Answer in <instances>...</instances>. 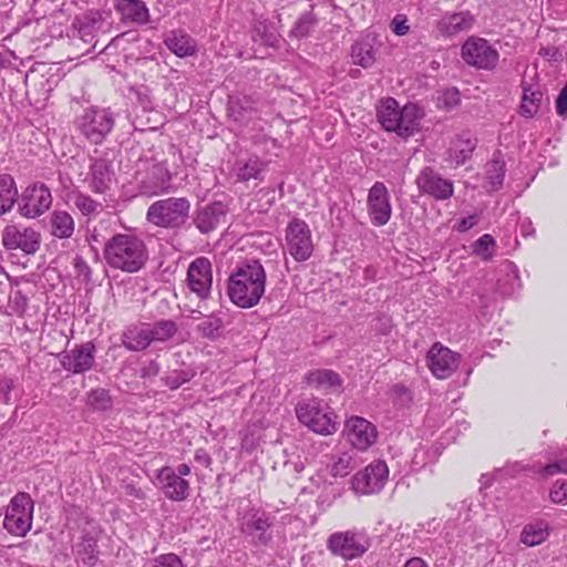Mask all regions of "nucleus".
<instances>
[{"label":"nucleus","instance_id":"obj_1","mask_svg":"<svg viewBox=\"0 0 567 567\" xmlns=\"http://www.w3.org/2000/svg\"><path fill=\"white\" fill-rule=\"evenodd\" d=\"M266 271L259 260L239 266L228 279V296L240 308L256 306L265 293Z\"/></svg>","mask_w":567,"mask_h":567},{"label":"nucleus","instance_id":"obj_2","mask_svg":"<svg viewBox=\"0 0 567 567\" xmlns=\"http://www.w3.org/2000/svg\"><path fill=\"white\" fill-rule=\"evenodd\" d=\"M104 257L110 267L133 274L145 266L148 251L145 243L138 236L117 234L106 241Z\"/></svg>","mask_w":567,"mask_h":567},{"label":"nucleus","instance_id":"obj_3","mask_svg":"<svg viewBox=\"0 0 567 567\" xmlns=\"http://www.w3.org/2000/svg\"><path fill=\"white\" fill-rule=\"evenodd\" d=\"M423 111L414 103L400 106L393 97L382 100L377 116L382 127L400 137L409 138L420 131Z\"/></svg>","mask_w":567,"mask_h":567},{"label":"nucleus","instance_id":"obj_4","mask_svg":"<svg viewBox=\"0 0 567 567\" xmlns=\"http://www.w3.org/2000/svg\"><path fill=\"white\" fill-rule=\"evenodd\" d=\"M190 203L185 197H169L154 202L147 209L148 223L162 228H178L189 216Z\"/></svg>","mask_w":567,"mask_h":567},{"label":"nucleus","instance_id":"obj_5","mask_svg":"<svg viewBox=\"0 0 567 567\" xmlns=\"http://www.w3.org/2000/svg\"><path fill=\"white\" fill-rule=\"evenodd\" d=\"M114 124L112 110L100 106L85 109L75 122L78 130L92 144H101L112 132Z\"/></svg>","mask_w":567,"mask_h":567},{"label":"nucleus","instance_id":"obj_6","mask_svg":"<svg viewBox=\"0 0 567 567\" xmlns=\"http://www.w3.org/2000/svg\"><path fill=\"white\" fill-rule=\"evenodd\" d=\"M34 502L28 493L14 495L8 505L3 520L4 528L14 536H25L31 529Z\"/></svg>","mask_w":567,"mask_h":567},{"label":"nucleus","instance_id":"obj_7","mask_svg":"<svg viewBox=\"0 0 567 567\" xmlns=\"http://www.w3.org/2000/svg\"><path fill=\"white\" fill-rule=\"evenodd\" d=\"M296 414L302 424L316 433L329 435L337 431L336 416L326 411L318 399L300 401L296 406Z\"/></svg>","mask_w":567,"mask_h":567},{"label":"nucleus","instance_id":"obj_8","mask_svg":"<svg viewBox=\"0 0 567 567\" xmlns=\"http://www.w3.org/2000/svg\"><path fill=\"white\" fill-rule=\"evenodd\" d=\"M462 59L480 70H494L499 60L498 51L485 39L471 37L461 49Z\"/></svg>","mask_w":567,"mask_h":567},{"label":"nucleus","instance_id":"obj_9","mask_svg":"<svg viewBox=\"0 0 567 567\" xmlns=\"http://www.w3.org/2000/svg\"><path fill=\"white\" fill-rule=\"evenodd\" d=\"M286 247L296 261L308 260L313 251L311 230L299 218L292 219L286 228Z\"/></svg>","mask_w":567,"mask_h":567},{"label":"nucleus","instance_id":"obj_10","mask_svg":"<svg viewBox=\"0 0 567 567\" xmlns=\"http://www.w3.org/2000/svg\"><path fill=\"white\" fill-rule=\"evenodd\" d=\"M367 210L372 225L384 226L392 216L390 192L384 183L375 182L369 189L367 198Z\"/></svg>","mask_w":567,"mask_h":567},{"label":"nucleus","instance_id":"obj_11","mask_svg":"<svg viewBox=\"0 0 567 567\" xmlns=\"http://www.w3.org/2000/svg\"><path fill=\"white\" fill-rule=\"evenodd\" d=\"M346 441L358 451H367L378 437L377 427L361 416H351L344 423L342 432Z\"/></svg>","mask_w":567,"mask_h":567},{"label":"nucleus","instance_id":"obj_12","mask_svg":"<svg viewBox=\"0 0 567 567\" xmlns=\"http://www.w3.org/2000/svg\"><path fill=\"white\" fill-rule=\"evenodd\" d=\"M2 245L9 250L34 254L40 247L41 236L31 227L8 225L2 230Z\"/></svg>","mask_w":567,"mask_h":567},{"label":"nucleus","instance_id":"obj_13","mask_svg":"<svg viewBox=\"0 0 567 567\" xmlns=\"http://www.w3.org/2000/svg\"><path fill=\"white\" fill-rule=\"evenodd\" d=\"M187 287L200 300L210 296L213 286L212 264L206 257H198L193 260L187 270Z\"/></svg>","mask_w":567,"mask_h":567},{"label":"nucleus","instance_id":"obj_14","mask_svg":"<svg viewBox=\"0 0 567 567\" xmlns=\"http://www.w3.org/2000/svg\"><path fill=\"white\" fill-rule=\"evenodd\" d=\"M388 475L385 462H373L352 477V487L360 494L378 493L384 486Z\"/></svg>","mask_w":567,"mask_h":567},{"label":"nucleus","instance_id":"obj_15","mask_svg":"<svg viewBox=\"0 0 567 567\" xmlns=\"http://www.w3.org/2000/svg\"><path fill=\"white\" fill-rule=\"evenodd\" d=\"M458 353L450 350L440 342H435L426 354V364L432 374L437 379L450 378L457 369Z\"/></svg>","mask_w":567,"mask_h":567},{"label":"nucleus","instance_id":"obj_16","mask_svg":"<svg viewBox=\"0 0 567 567\" xmlns=\"http://www.w3.org/2000/svg\"><path fill=\"white\" fill-rule=\"evenodd\" d=\"M52 204L50 189L43 184L29 186L21 198L20 214L27 218H35L45 213Z\"/></svg>","mask_w":567,"mask_h":567},{"label":"nucleus","instance_id":"obj_17","mask_svg":"<svg viewBox=\"0 0 567 567\" xmlns=\"http://www.w3.org/2000/svg\"><path fill=\"white\" fill-rule=\"evenodd\" d=\"M95 358V347L91 342L75 346L70 351L60 354V363L65 371L74 374L84 373L92 369Z\"/></svg>","mask_w":567,"mask_h":567},{"label":"nucleus","instance_id":"obj_18","mask_svg":"<svg viewBox=\"0 0 567 567\" xmlns=\"http://www.w3.org/2000/svg\"><path fill=\"white\" fill-rule=\"evenodd\" d=\"M328 548L344 559H353L363 555L367 546L360 535L347 530L332 534L328 538Z\"/></svg>","mask_w":567,"mask_h":567},{"label":"nucleus","instance_id":"obj_19","mask_svg":"<svg viewBox=\"0 0 567 567\" xmlns=\"http://www.w3.org/2000/svg\"><path fill=\"white\" fill-rule=\"evenodd\" d=\"M421 193L427 194L435 199L444 200L453 195V183L443 178L431 167H424L415 181Z\"/></svg>","mask_w":567,"mask_h":567},{"label":"nucleus","instance_id":"obj_20","mask_svg":"<svg viewBox=\"0 0 567 567\" xmlns=\"http://www.w3.org/2000/svg\"><path fill=\"white\" fill-rule=\"evenodd\" d=\"M171 173L163 162L153 163L147 167L145 176L140 182L143 195L157 196L169 190Z\"/></svg>","mask_w":567,"mask_h":567},{"label":"nucleus","instance_id":"obj_21","mask_svg":"<svg viewBox=\"0 0 567 567\" xmlns=\"http://www.w3.org/2000/svg\"><path fill=\"white\" fill-rule=\"evenodd\" d=\"M159 487L165 496L175 502L184 501L189 495V483L176 474L168 466L161 468L157 473Z\"/></svg>","mask_w":567,"mask_h":567},{"label":"nucleus","instance_id":"obj_22","mask_svg":"<svg viewBox=\"0 0 567 567\" xmlns=\"http://www.w3.org/2000/svg\"><path fill=\"white\" fill-rule=\"evenodd\" d=\"M523 94L518 113L525 118H533L542 109L549 104L545 91L539 85L522 84Z\"/></svg>","mask_w":567,"mask_h":567},{"label":"nucleus","instance_id":"obj_23","mask_svg":"<svg viewBox=\"0 0 567 567\" xmlns=\"http://www.w3.org/2000/svg\"><path fill=\"white\" fill-rule=\"evenodd\" d=\"M226 214V206L220 202H215L198 208L194 217V223L200 233L207 234L225 221Z\"/></svg>","mask_w":567,"mask_h":567},{"label":"nucleus","instance_id":"obj_24","mask_svg":"<svg viewBox=\"0 0 567 567\" xmlns=\"http://www.w3.org/2000/svg\"><path fill=\"white\" fill-rule=\"evenodd\" d=\"M270 527L269 516L265 512H255L245 518L241 530L250 536L256 535V545L267 546L272 540Z\"/></svg>","mask_w":567,"mask_h":567},{"label":"nucleus","instance_id":"obj_25","mask_svg":"<svg viewBox=\"0 0 567 567\" xmlns=\"http://www.w3.org/2000/svg\"><path fill=\"white\" fill-rule=\"evenodd\" d=\"M111 163L105 158H95L90 165V173L86 178L89 187L97 194L104 193L113 181Z\"/></svg>","mask_w":567,"mask_h":567},{"label":"nucleus","instance_id":"obj_26","mask_svg":"<svg viewBox=\"0 0 567 567\" xmlns=\"http://www.w3.org/2000/svg\"><path fill=\"white\" fill-rule=\"evenodd\" d=\"M473 23V14L468 11H461L442 17L437 22V29L445 37H454L471 30Z\"/></svg>","mask_w":567,"mask_h":567},{"label":"nucleus","instance_id":"obj_27","mask_svg":"<svg viewBox=\"0 0 567 567\" xmlns=\"http://www.w3.org/2000/svg\"><path fill=\"white\" fill-rule=\"evenodd\" d=\"M477 145V138L471 132L458 134L449 148V159L456 165L464 164L473 154Z\"/></svg>","mask_w":567,"mask_h":567},{"label":"nucleus","instance_id":"obj_28","mask_svg":"<svg viewBox=\"0 0 567 567\" xmlns=\"http://www.w3.org/2000/svg\"><path fill=\"white\" fill-rule=\"evenodd\" d=\"M165 45L179 58L192 56L197 52L196 42L182 30H171L164 35Z\"/></svg>","mask_w":567,"mask_h":567},{"label":"nucleus","instance_id":"obj_29","mask_svg":"<svg viewBox=\"0 0 567 567\" xmlns=\"http://www.w3.org/2000/svg\"><path fill=\"white\" fill-rule=\"evenodd\" d=\"M115 8L125 21L145 24L150 20V11L142 0H117Z\"/></svg>","mask_w":567,"mask_h":567},{"label":"nucleus","instance_id":"obj_30","mask_svg":"<svg viewBox=\"0 0 567 567\" xmlns=\"http://www.w3.org/2000/svg\"><path fill=\"white\" fill-rule=\"evenodd\" d=\"M76 561L94 566L99 559L97 538L91 533H84L73 547Z\"/></svg>","mask_w":567,"mask_h":567},{"label":"nucleus","instance_id":"obj_31","mask_svg":"<svg viewBox=\"0 0 567 567\" xmlns=\"http://www.w3.org/2000/svg\"><path fill=\"white\" fill-rule=\"evenodd\" d=\"M306 381L309 386L319 391L337 390L342 383L341 378L337 372L327 369H319L309 372L306 377Z\"/></svg>","mask_w":567,"mask_h":567},{"label":"nucleus","instance_id":"obj_32","mask_svg":"<svg viewBox=\"0 0 567 567\" xmlns=\"http://www.w3.org/2000/svg\"><path fill=\"white\" fill-rule=\"evenodd\" d=\"M122 344L130 351H142L150 344L148 324L128 327L122 334Z\"/></svg>","mask_w":567,"mask_h":567},{"label":"nucleus","instance_id":"obj_33","mask_svg":"<svg viewBox=\"0 0 567 567\" xmlns=\"http://www.w3.org/2000/svg\"><path fill=\"white\" fill-rule=\"evenodd\" d=\"M358 463L355 454L352 451H346L337 455H332L327 464V470L333 477H344L350 474Z\"/></svg>","mask_w":567,"mask_h":567},{"label":"nucleus","instance_id":"obj_34","mask_svg":"<svg viewBox=\"0 0 567 567\" xmlns=\"http://www.w3.org/2000/svg\"><path fill=\"white\" fill-rule=\"evenodd\" d=\"M265 163L258 157H249L238 159L234 166V173L238 181L247 182L249 179H258L265 171Z\"/></svg>","mask_w":567,"mask_h":567},{"label":"nucleus","instance_id":"obj_35","mask_svg":"<svg viewBox=\"0 0 567 567\" xmlns=\"http://www.w3.org/2000/svg\"><path fill=\"white\" fill-rule=\"evenodd\" d=\"M377 50L369 39L357 41L351 48V59L357 65L371 68L375 62Z\"/></svg>","mask_w":567,"mask_h":567},{"label":"nucleus","instance_id":"obj_36","mask_svg":"<svg viewBox=\"0 0 567 567\" xmlns=\"http://www.w3.org/2000/svg\"><path fill=\"white\" fill-rule=\"evenodd\" d=\"M18 199L14 178L9 174L0 175V215L12 209Z\"/></svg>","mask_w":567,"mask_h":567},{"label":"nucleus","instance_id":"obj_37","mask_svg":"<svg viewBox=\"0 0 567 567\" xmlns=\"http://www.w3.org/2000/svg\"><path fill=\"white\" fill-rule=\"evenodd\" d=\"M548 536V524L539 520L525 525L520 532L519 540L526 546L532 547L542 544Z\"/></svg>","mask_w":567,"mask_h":567},{"label":"nucleus","instance_id":"obj_38","mask_svg":"<svg viewBox=\"0 0 567 567\" xmlns=\"http://www.w3.org/2000/svg\"><path fill=\"white\" fill-rule=\"evenodd\" d=\"M51 227L55 237L70 238L74 231L73 217L66 212H54L51 216Z\"/></svg>","mask_w":567,"mask_h":567},{"label":"nucleus","instance_id":"obj_39","mask_svg":"<svg viewBox=\"0 0 567 567\" xmlns=\"http://www.w3.org/2000/svg\"><path fill=\"white\" fill-rule=\"evenodd\" d=\"M177 331L174 321L161 320L153 326L148 324V336L152 342H164L169 340Z\"/></svg>","mask_w":567,"mask_h":567},{"label":"nucleus","instance_id":"obj_40","mask_svg":"<svg viewBox=\"0 0 567 567\" xmlns=\"http://www.w3.org/2000/svg\"><path fill=\"white\" fill-rule=\"evenodd\" d=\"M318 22L317 17L311 12L302 13L290 31V35L295 38H305L310 34Z\"/></svg>","mask_w":567,"mask_h":567},{"label":"nucleus","instance_id":"obj_41","mask_svg":"<svg viewBox=\"0 0 567 567\" xmlns=\"http://www.w3.org/2000/svg\"><path fill=\"white\" fill-rule=\"evenodd\" d=\"M496 246L494 237L489 234L481 236L473 244V252L484 260H489L493 257V248Z\"/></svg>","mask_w":567,"mask_h":567},{"label":"nucleus","instance_id":"obj_42","mask_svg":"<svg viewBox=\"0 0 567 567\" xmlns=\"http://www.w3.org/2000/svg\"><path fill=\"white\" fill-rule=\"evenodd\" d=\"M87 404L95 410H107L111 406V396L105 389H94L87 394Z\"/></svg>","mask_w":567,"mask_h":567},{"label":"nucleus","instance_id":"obj_43","mask_svg":"<svg viewBox=\"0 0 567 567\" xmlns=\"http://www.w3.org/2000/svg\"><path fill=\"white\" fill-rule=\"evenodd\" d=\"M221 328V319L215 316L207 317L197 326V330L202 333V336L210 339L218 337Z\"/></svg>","mask_w":567,"mask_h":567},{"label":"nucleus","instance_id":"obj_44","mask_svg":"<svg viewBox=\"0 0 567 567\" xmlns=\"http://www.w3.org/2000/svg\"><path fill=\"white\" fill-rule=\"evenodd\" d=\"M487 179L489 181L492 189H497L502 186L505 168L504 163L499 161H492L487 164L486 169Z\"/></svg>","mask_w":567,"mask_h":567},{"label":"nucleus","instance_id":"obj_45","mask_svg":"<svg viewBox=\"0 0 567 567\" xmlns=\"http://www.w3.org/2000/svg\"><path fill=\"white\" fill-rule=\"evenodd\" d=\"M75 207L85 216H92L97 214L101 208V204L92 199L85 194H76L74 197Z\"/></svg>","mask_w":567,"mask_h":567},{"label":"nucleus","instance_id":"obj_46","mask_svg":"<svg viewBox=\"0 0 567 567\" xmlns=\"http://www.w3.org/2000/svg\"><path fill=\"white\" fill-rule=\"evenodd\" d=\"M549 497L555 504H567V481H556L550 489Z\"/></svg>","mask_w":567,"mask_h":567},{"label":"nucleus","instance_id":"obj_47","mask_svg":"<svg viewBox=\"0 0 567 567\" xmlns=\"http://www.w3.org/2000/svg\"><path fill=\"white\" fill-rule=\"evenodd\" d=\"M150 567H185V565L177 555L164 554L156 557Z\"/></svg>","mask_w":567,"mask_h":567},{"label":"nucleus","instance_id":"obj_48","mask_svg":"<svg viewBox=\"0 0 567 567\" xmlns=\"http://www.w3.org/2000/svg\"><path fill=\"white\" fill-rule=\"evenodd\" d=\"M192 374L186 371H173L169 375L164 379L165 384L171 389H177L182 384L189 381Z\"/></svg>","mask_w":567,"mask_h":567},{"label":"nucleus","instance_id":"obj_49","mask_svg":"<svg viewBox=\"0 0 567 567\" xmlns=\"http://www.w3.org/2000/svg\"><path fill=\"white\" fill-rule=\"evenodd\" d=\"M229 112L238 118L243 116V112H248L252 110V102L247 97L231 100L229 102Z\"/></svg>","mask_w":567,"mask_h":567},{"label":"nucleus","instance_id":"obj_50","mask_svg":"<svg viewBox=\"0 0 567 567\" xmlns=\"http://www.w3.org/2000/svg\"><path fill=\"white\" fill-rule=\"evenodd\" d=\"M390 28L392 32L399 37L405 35L410 31V25L408 23V18L404 14H396L391 23Z\"/></svg>","mask_w":567,"mask_h":567},{"label":"nucleus","instance_id":"obj_51","mask_svg":"<svg viewBox=\"0 0 567 567\" xmlns=\"http://www.w3.org/2000/svg\"><path fill=\"white\" fill-rule=\"evenodd\" d=\"M74 268L78 277H82L85 281L91 279V269L81 257L74 259Z\"/></svg>","mask_w":567,"mask_h":567},{"label":"nucleus","instance_id":"obj_52","mask_svg":"<svg viewBox=\"0 0 567 567\" xmlns=\"http://www.w3.org/2000/svg\"><path fill=\"white\" fill-rule=\"evenodd\" d=\"M442 102L447 109H452L460 103V93L456 89L446 90L442 95Z\"/></svg>","mask_w":567,"mask_h":567},{"label":"nucleus","instance_id":"obj_53","mask_svg":"<svg viewBox=\"0 0 567 567\" xmlns=\"http://www.w3.org/2000/svg\"><path fill=\"white\" fill-rule=\"evenodd\" d=\"M161 371L159 363L155 360L148 361L141 370V378L151 379L156 377Z\"/></svg>","mask_w":567,"mask_h":567},{"label":"nucleus","instance_id":"obj_54","mask_svg":"<svg viewBox=\"0 0 567 567\" xmlns=\"http://www.w3.org/2000/svg\"><path fill=\"white\" fill-rule=\"evenodd\" d=\"M13 388L12 379L0 374V395L3 396L4 402H9V393Z\"/></svg>","mask_w":567,"mask_h":567},{"label":"nucleus","instance_id":"obj_55","mask_svg":"<svg viewBox=\"0 0 567 567\" xmlns=\"http://www.w3.org/2000/svg\"><path fill=\"white\" fill-rule=\"evenodd\" d=\"M476 223H477V216L472 215V216L465 217L460 220V223L457 225V230L461 233L467 231L468 229L474 227L476 225Z\"/></svg>","mask_w":567,"mask_h":567},{"label":"nucleus","instance_id":"obj_56","mask_svg":"<svg viewBox=\"0 0 567 567\" xmlns=\"http://www.w3.org/2000/svg\"><path fill=\"white\" fill-rule=\"evenodd\" d=\"M404 567H427L421 558H412L406 561Z\"/></svg>","mask_w":567,"mask_h":567},{"label":"nucleus","instance_id":"obj_57","mask_svg":"<svg viewBox=\"0 0 567 567\" xmlns=\"http://www.w3.org/2000/svg\"><path fill=\"white\" fill-rule=\"evenodd\" d=\"M543 472H544V474H545V475H547V476H548V475H554V474H556V473H560V472L558 471V467L556 466V464H555V463L546 465V466L544 467Z\"/></svg>","mask_w":567,"mask_h":567},{"label":"nucleus","instance_id":"obj_58","mask_svg":"<svg viewBox=\"0 0 567 567\" xmlns=\"http://www.w3.org/2000/svg\"><path fill=\"white\" fill-rule=\"evenodd\" d=\"M190 473V467L187 464H181L177 466L176 474L182 476H186Z\"/></svg>","mask_w":567,"mask_h":567},{"label":"nucleus","instance_id":"obj_59","mask_svg":"<svg viewBox=\"0 0 567 567\" xmlns=\"http://www.w3.org/2000/svg\"><path fill=\"white\" fill-rule=\"evenodd\" d=\"M392 328V323L390 319L385 318V322L383 323L382 328H380L381 332L383 334H388Z\"/></svg>","mask_w":567,"mask_h":567},{"label":"nucleus","instance_id":"obj_60","mask_svg":"<svg viewBox=\"0 0 567 567\" xmlns=\"http://www.w3.org/2000/svg\"><path fill=\"white\" fill-rule=\"evenodd\" d=\"M560 473H567V461H560L555 463Z\"/></svg>","mask_w":567,"mask_h":567},{"label":"nucleus","instance_id":"obj_61","mask_svg":"<svg viewBox=\"0 0 567 567\" xmlns=\"http://www.w3.org/2000/svg\"><path fill=\"white\" fill-rule=\"evenodd\" d=\"M196 458L199 461H204L205 463L209 462V457L207 455L200 456L198 453L196 454Z\"/></svg>","mask_w":567,"mask_h":567},{"label":"nucleus","instance_id":"obj_62","mask_svg":"<svg viewBox=\"0 0 567 567\" xmlns=\"http://www.w3.org/2000/svg\"><path fill=\"white\" fill-rule=\"evenodd\" d=\"M133 492H134L133 494H134L137 498H142V497H143V495H142V493H141V491H140V489H134V488H133Z\"/></svg>","mask_w":567,"mask_h":567}]
</instances>
